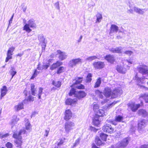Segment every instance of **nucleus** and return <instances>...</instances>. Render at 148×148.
<instances>
[{
	"label": "nucleus",
	"instance_id": "72a5a7b5",
	"mask_svg": "<svg viewBox=\"0 0 148 148\" xmlns=\"http://www.w3.org/2000/svg\"><path fill=\"white\" fill-rule=\"evenodd\" d=\"M101 83V78L99 77L98 78L95 83L94 87L97 88L99 87Z\"/></svg>",
	"mask_w": 148,
	"mask_h": 148
},
{
	"label": "nucleus",
	"instance_id": "603ef678",
	"mask_svg": "<svg viewBox=\"0 0 148 148\" xmlns=\"http://www.w3.org/2000/svg\"><path fill=\"white\" fill-rule=\"evenodd\" d=\"M39 72H38L37 70L36 69L35 70L34 72V73L33 74L32 76L31 77V79H33L34 78H35L37 75L39 73Z\"/></svg>",
	"mask_w": 148,
	"mask_h": 148
},
{
	"label": "nucleus",
	"instance_id": "37998d69",
	"mask_svg": "<svg viewBox=\"0 0 148 148\" xmlns=\"http://www.w3.org/2000/svg\"><path fill=\"white\" fill-rule=\"evenodd\" d=\"M100 137L102 140L105 141L106 140L107 135L106 134L102 133L100 134Z\"/></svg>",
	"mask_w": 148,
	"mask_h": 148
},
{
	"label": "nucleus",
	"instance_id": "f257e3e1",
	"mask_svg": "<svg viewBox=\"0 0 148 148\" xmlns=\"http://www.w3.org/2000/svg\"><path fill=\"white\" fill-rule=\"evenodd\" d=\"M122 90L120 88H116L112 92V90L108 87L105 88L104 91V95L107 97L111 96L112 98H115L120 96L122 93Z\"/></svg>",
	"mask_w": 148,
	"mask_h": 148
},
{
	"label": "nucleus",
	"instance_id": "bf43d9fd",
	"mask_svg": "<svg viewBox=\"0 0 148 148\" xmlns=\"http://www.w3.org/2000/svg\"><path fill=\"white\" fill-rule=\"evenodd\" d=\"M124 53L125 54L130 56L133 53V52L131 51H127L124 52Z\"/></svg>",
	"mask_w": 148,
	"mask_h": 148
},
{
	"label": "nucleus",
	"instance_id": "09e8293b",
	"mask_svg": "<svg viewBox=\"0 0 148 148\" xmlns=\"http://www.w3.org/2000/svg\"><path fill=\"white\" fill-rule=\"evenodd\" d=\"M81 139L80 138H79L78 139H77L75 143L73 145V147H75L80 142Z\"/></svg>",
	"mask_w": 148,
	"mask_h": 148
},
{
	"label": "nucleus",
	"instance_id": "393cba45",
	"mask_svg": "<svg viewBox=\"0 0 148 148\" xmlns=\"http://www.w3.org/2000/svg\"><path fill=\"white\" fill-rule=\"evenodd\" d=\"M62 62L60 61H58L56 62L55 63L53 64L50 67V69L51 70H53L57 67L62 65Z\"/></svg>",
	"mask_w": 148,
	"mask_h": 148
},
{
	"label": "nucleus",
	"instance_id": "6ab92c4d",
	"mask_svg": "<svg viewBox=\"0 0 148 148\" xmlns=\"http://www.w3.org/2000/svg\"><path fill=\"white\" fill-rule=\"evenodd\" d=\"M116 69L118 72L122 74L125 73L126 71V69L123 66L120 65H117Z\"/></svg>",
	"mask_w": 148,
	"mask_h": 148
},
{
	"label": "nucleus",
	"instance_id": "de8ad7c7",
	"mask_svg": "<svg viewBox=\"0 0 148 148\" xmlns=\"http://www.w3.org/2000/svg\"><path fill=\"white\" fill-rule=\"evenodd\" d=\"M14 49L15 47H11L9 48L7 52L10 53H12L13 54V52L14 51Z\"/></svg>",
	"mask_w": 148,
	"mask_h": 148
},
{
	"label": "nucleus",
	"instance_id": "423d86ee",
	"mask_svg": "<svg viewBox=\"0 0 148 148\" xmlns=\"http://www.w3.org/2000/svg\"><path fill=\"white\" fill-rule=\"evenodd\" d=\"M75 124L73 122L68 121L66 122L64 125V129L66 132L68 133L75 128Z\"/></svg>",
	"mask_w": 148,
	"mask_h": 148
},
{
	"label": "nucleus",
	"instance_id": "f3484780",
	"mask_svg": "<svg viewBox=\"0 0 148 148\" xmlns=\"http://www.w3.org/2000/svg\"><path fill=\"white\" fill-rule=\"evenodd\" d=\"M104 58L108 62L111 64L113 63L115 60L114 56L110 54L106 55L105 57Z\"/></svg>",
	"mask_w": 148,
	"mask_h": 148
},
{
	"label": "nucleus",
	"instance_id": "7c9ffc66",
	"mask_svg": "<svg viewBox=\"0 0 148 148\" xmlns=\"http://www.w3.org/2000/svg\"><path fill=\"white\" fill-rule=\"evenodd\" d=\"M96 17L97 19L96 23H99L100 22L102 18V14L99 12H98L96 15Z\"/></svg>",
	"mask_w": 148,
	"mask_h": 148
},
{
	"label": "nucleus",
	"instance_id": "1a4fd4ad",
	"mask_svg": "<svg viewBox=\"0 0 148 148\" xmlns=\"http://www.w3.org/2000/svg\"><path fill=\"white\" fill-rule=\"evenodd\" d=\"M82 59L79 58L73 59L72 60H70L69 62V66L73 67L74 66L76 65L77 64L80 63H82Z\"/></svg>",
	"mask_w": 148,
	"mask_h": 148
},
{
	"label": "nucleus",
	"instance_id": "473e14b6",
	"mask_svg": "<svg viewBox=\"0 0 148 148\" xmlns=\"http://www.w3.org/2000/svg\"><path fill=\"white\" fill-rule=\"evenodd\" d=\"M83 77H76L75 79L74 80L75 81L74 84H77L80 83L83 80Z\"/></svg>",
	"mask_w": 148,
	"mask_h": 148
},
{
	"label": "nucleus",
	"instance_id": "cd10ccee",
	"mask_svg": "<svg viewBox=\"0 0 148 148\" xmlns=\"http://www.w3.org/2000/svg\"><path fill=\"white\" fill-rule=\"evenodd\" d=\"M95 114V116H97L99 117L103 116L106 115L104 110L102 109H99L96 112Z\"/></svg>",
	"mask_w": 148,
	"mask_h": 148
},
{
	"label": "nucleus",
	"instance_id": "49530a36",
	"mask_svg": "<svg viewBox=\"0 0 148 148\" xmlns=\"http://www.w3.org/2000/svg\"><path fill=\"white\" fill-rule=\"evenodd\" d=\"M99 106L97 104H94L93 106V109L95 112V113H96L99 109Z\"/></svg>",
	"mask_w": 148,
	"mask_h": 148
},
{
	"label": "nucleus",
	"instance_id": "4d7b16f0",
	"mask_svg": "<svg viewBox=\"0 0 148 148\" xmlns=\"http://www.w3.org/2000/svg\"><path fill=\"white\" fill-rule=\"evenodd\" d=\"M55 6L56 8L58 10H59L60 8L59 7V3L58 2L56 3L55 4Z\"/></svg>",
	"mask_w": 148,
	"mask_h": 148
},
{
	"label": "nucleus",
	"instance_id": "b1692460",
	"mask_svg": "<svg viewBox=\"0 0 148 148\" xmlns=\"http://www.w3.org/2000/svg\"><path fill=\"white\" fill-rule=\"evenodd\" d=\"M99 117L95 116L93 119V123L96 126L99 127L100 124V121L99 120Z\"/></svg>",
	"mask_w": 148,
	"mask_h": 148
},
{
	"label": "nucleus",
	"instance_id": "f704fd0d",
	"mask_svg": "<svg viewBox=\"0 0 148 148\" xmlns=\"http://www.w3.org/2000/svg\"><path fill=\"white\" fill-rule=\"evenodd\" d=\"M75 102V101L71 99H67L65 101L66 104L67 105H71Z\"/></svg>",
	"mask_w": 148,
	"mask_h": 148
},
{
	"label": "nucleus",
	"instance_id": "5fc2aeb1",
	"mask_svg": "<svg viewBox=\"0 0 148 148\" xmlns=\"http://www.w3.org/2000/svg\"><path fill=\"white\" fill-rule=\"evenodd\" d=\"M5 146L7 148H12V144L9 142H8L5 144Z\"/></svg>",
	"mask_w": 148,
	"mask_h": 148
},
{
	"label": "nucleus",
	"instance_id": "f8f14e48",
	"mask_svg": "<svg viewBox=\"0 0 148 148\" xmlns=\"http://www.w3.org/2000/svg\"><path fill=\"white\" fill-rule=\"evenodd\" d=\"M93 65L95 69H101L104 67L105 64L103 62L98 61L95 62L93 63Z\"/></svg>",
	"mask_w": 148,
	"mask_h": 148
},
{
	"label": "nucleus",
	"instance_id": "e2e57ef3",
	"mask_svg": "<svg viewBox=\"0 0 148 148\" xmlns=\"http://www.w3.org/2000/svg\"><path fill=\"white\" fill-rule=\"evenodd\" d=\"M40 64L39 63L38 65L37 69L38 70H42L43 69H42V66H40Z\"/></svg>",
	"mask_w": 148,
	"mask_h": 148
},
{
	"label": "nucleus",
	"instance_id": "680f3d73",
	"mask_svg": "<svg viewBox=\"0 0 148 148\" xmlns=\"http://www.w3.org/2000/svg\"><path fill=\"white\" fill-rule=\"evenodd\" d=\"M49 132V130H45V134H44V136H46V137H47L48 135V134Z\"/></svg>",
	"mask_w": 148,
	"mask_h": 148
},
{
	"label": "nucleus",
	"instance_id": "2eb2a0df",
	"mask_svg": "<svg viewBox=\"0 0 148 148\" xmlns=\"http://www.w3.org/2000/svg\"><path fill=\"white\" fill-rule=\"evenodd\" d=\"M128 106L132 111L135 112L140 107V104L136 105L134 103H129Z\"/></svg>",
	"mask_w": 148,
	"mask_h": 148
},
{
	"label": "nucleus",
	"instance_id": "ddd939ff",
	"mask_svg": "<svg viewBox=\"0 0 148 148\" xmlns=\"http://www.w3.org/2000/svg\"><path fill=\"white\" fill-rule=\"evenodd\" d=\"M123 120V117L121 116L118 115L116 116L115 117V120L114 121H110V120H107V122H110L114 125H116L117 124V122H122Z\"/></svg>",
	"mask_w": 148,
	"mask_h": 148
},
{
	"label": "nucleus",
	"instance_id": "3c124183",
	"mask_svg": "<svg viewBox=\"0 0 148 148\" xmlns=\"http://www.w3.org/2000/svg\"><path fill=\"white\" fill-rule=\"evenodd\" d=\"M26 129L27 130H29L31 129V125L28 121L25 124Z\"/></svg>",
	"mask_w": 148,
	"mask_h": 148
},
{
	"label": "nucleus",
	"instance_id": "69168bd1",
	"mask_svg": "<svg viewBox=\"0 0 148 148\" xmlns=\"http://www.w3.org/2000/svg\"><path fill=\"white\" fill-rule=\"evenodd\" d=\"M63 142H63V140H60V141L58 143V144H57L58 146H60L61 145L63 144Z\"/></svg>",
	"mask_w": 148,
	"mask_h": 148
},
{
	"label": "nucleus",
	"instance_id": "58836bf2",
	"mask_svg": "<svg viewBox=\"0 0 148 148\" xmlns=\"http://www.w3.org/2000/svg\"><path fill=\"white\" fill-rule=\"evenodd\" d=\"M95 143L98 145H100L103 144L102 141L98 137H96L95 138Z\"/></svg>",
	"mask_w": 148,
	"mask_h": 148
},
{
	"label": "nucleus",
	"instance_id": "a19ab883",
	"mask_svg": "<svg viewBox=\"0 0 148 148\" xmlns=\"http://www.w3.org/2000/svg\"><path fill=\"white\" fill-rule=\"evenodd\" d=\"M38 40L40 42H44L45 38L42 34H40L38 35Z\"/></svg>",
	"mask_w": 148,
	"mask_h": 148
},
{
	"label": "nucleus",
	"instance_id": "f03ea898",
	"mask_svg": "<svg viewBox=\"0 0 148 148\" xmlns=\"http://www.w3.org/2000/svg\"><path fill=\"white\" fill-rule=\"evenodd\" d=\"M36 27L35 21L33 19H31L29 20L27 23L25 24L23 27V29L29 33L32 31V29L30 28L35 29L36 28Z\"/></svg>",
	"mask_w": 148,
	"mask_h": 148
},
{
	"label": "nucleus",
	"instance_id": "e433bc0d",
	"mask_svg": "<svg viewBox=\"0 0 148 148\" xmlns=\"http://www.w3.org/2000/svg\"><path fill=\"white\" fill-rule=\"evenodd\" d=\"M65 70V67L60 66L58 69L57 73L58 74H60L61 73L64 72Z\"/></svg>",
	"mask_w": 148,
	"mask_h": 148
},
{
	"label": "nucleus",
	"instance_id": "7ed1b4c3",
	"mask_svg": "<svg viewBox=\"0 0 148 148\" xmlns=\"http://www.w3.org/2000/svg\"><path fill=\"white\" fill-rule=\"evenodd\" d=\"M34 88V84H31V90L32 95L34 96H36V95H37L39 99H41V96H42V97L44 98L45 97V95L44 93L42 92L43 88L41 87L40 88L38 92L36 93L35 92L36 91V89L35 88Z\"/></svg>",
	"mask_w": 148,
	"mask_h": 148
},
{
	"label": "nucleus",
	"instance_id": "4468645a",
	"mask_svg": "<svg viewBox=\"0 0 148 148\" xmlns=\"http://www.w3.org/2000/svg\"><path fill=\"white\" fill-rule=\"evenodd\" d=\"M123 48L121 47H117L116 48H112L110 49V51L113 53H122Z\"/></svg>",
	"mask_w": 148,
	"mask_h": 148
},
{
	"label": "nucleus",
	"instance_id": "4c0bfd02",
	"mask_svg": "<svg viewBox=\"0 0 148 148\" xmlns=\"http://www.w3.org/2000/svg\"><path fill=\"white\" fill-rule=\"evenodd\" d=\"M52 84L53 85L57 88L60 87L61 85V82L60 81L55 82L53 81Z\"/></svg>",
	"mask_w": 148,
	"mask_h": 148
},
{
	"label": "nucleus",
	"instance_id": "79ce46f5",
	"mask_svg": "<svg viewBox=\"0 0 148 148\" xmlns=\"http://www.w3.org/2000/svg\"><path fill=\"white\" fill-rule=\"evenodd\" d=\"M92 75L91 74L89 73H88L86 81L87 82H90L92 80Z\"/></svg>",
	"mask_w": 148,
	"mask_h": 148
},
{
	"label": "nucleus",
	"instance_id": "9d476101",
	"mask_svg": "<svg viewBox=\"0 0 148 148\" xmlns=\"http://www.w3.org/2000/svg\"><path fill=\"white\" fill-rule=\"evenodd\" d=\"M103 131L106 132L112 133L114 132V129L111 125L109 124H106L103 127Z\"/></svg>",
	"mask_w": 148,
	"mask_h": 148
},
{
	"label": "nucleus",
	"instance_id": "a878e982",
	"mask_svg": "<svg viewBox=\"0 0 148 148\" xmlns=\"http://www.w3.org/2000/svg\"><path fill=\"white\" fill-rule=\"evenodd\" d=\"M7 92V88L6 86H3V88L1 89V94L0 96L1 99L5 96Z\"/></svg>",
	"mask_w": 148,
	"mask_h": 148
},
{
	"label": "nucleus",
	"instance_id": "ea45409f",
	"mask_svg": "<svg viewBox=\"0 0 148 148\" xmlns=\"http://www.w3.org/2000/svg\"><path fill=\"white\" fill-rule=\"evenodd\" d=\"M11 69L10 70V73L11 75L12 76L11 80L12 78L16 74V72L14 71V67H12Z\"/></svg>",
	"mask_w": 148,
	"mask_h": 148
},
{
	"label": "nucleus",
	"instance_id": "5701e85b",
	"mask_svg": "<svg viewBox=\"0 0 148 148\" xmlns=\"http://www.w3.org/2000/svg\"><path fill=\"white\" fill-rule=\"evenodd\" d=\"M110 31L109 34H110L112 33H116L119 30L118 27L115 25H112L110 28Z\"/></svg>",
	"mask_w": 148,
	"mask_h": 148
},
{
	"label": "nucleus",
	"instance_id": "c85d7f7f",
	"mask_svg": "<svg viewBox=\"0 0 148 148\" xmlns=\"http://www.w3.org/2000/svg\"><path fill=\"white\" fill-rule=\"evenodd\" d=\"M23 102L19 103L14 106V109L15 111H18L23 108Z\"/></svg>",
	"mask_w": 148,
	"mask_h": 148
},
{
	"label": "nucleus",
	"instance_id": "0eeeda50",
	"mask_svg": "<svg viewBox=\"0 0 148 148\" xmlns=\"http://www.w3.org/2000/svg\"><path fill=\"white\" fill-rule=\"evenodd\" d=\"M137 68L139 72L142 73L143 75H147L148 73V67L145 65H140Z\"/></svg>",
	"mask_w": 148,
	"mask_h": 148
},
{
	"label": "nucleus",
	"instance_id": "6e6d98bb",
	"mask_svg": "<svg viewBox=\"0 0 148 148\" xmlns=\"http://www.w3.org/2000/svg\"><path fill=\"white\" fill-rule=\"evenodd\" d=\"M76 87L77 88L79 89H84V86L82 84H80L79 85L77 86Z\"/></svg>",
	"mask_w": 148,
	"mask_h": 148
},
{
	"label": "nucleus",
	"instance_id": "338daca9",
	"mask_svg": "<svg viewBox=\"0 0 148 148\" xmlns=\"http://www.w3.org/2000/svg\"><path fill=\"white\" fill-rule=\"evenodd\" d=\"M91 129V130H93V131H94V132H96L98 130V129H96L95 128V127H92L91 128H90Z\"/></svg>",
	"mask_w": 148,
	"mask_h": 148
},
{
	"label": "nucleus",
	"instance_id": "8fccbe9b",
	"mask_svg": "<svg viewBox=\"0 0 148 148\" xmlns=\"http://www.w3.org/2000/svg\"><path fill=\"white\" fill-rule=\"evenodd\" d=\"M125 64L126 65L127 67H130V64H132V62L130 60H127L125 61Z\"/></svg>",
	"mask_w": 148,
	"mask_h": 148
},
{
	"label": "nucleus",
	"instance_id": "9b49d317",
	"mask_svg": "<svg viewBox=\"0 0 148 148\" xmlns=\"http://www.w3.org/2000/svg\"><path fill=\"white\" fill-rule=\"evenodd\" d=\"M146 121L145 119H141L138 121V129L139 131H142L146 125Z\"/></svg>",
	"mask_w": 148,
	"mask_h": 148
},
{
	"label": "nucleus",
	"instance_id": "dca6fc26",
	"mask_svg": "<svg viewBox=\"0 0 148 148\" xmlns=\"http://www.w3.org/2000/svg\"><path fill=\"white\" fill-rule=\"evenodd\" d=\"M134 10L136 12L140 14H143L147 11L146 8L140 9L136 7H134L133 8Z\"/></svg>",
	"mask_w": 148,
	"mask_h": 148
},
{
	"label": "nucleus",
	"instance_id": "2f4dec72",
	"mask_svg": "<svg viewBox=\"0 0 148 148\" xmlns=\"http://www.w3.org/2000/svg\"><path fill=\"white\" fill-rule=\"evenodd\" d=\"M34 97L31 95H29L26 99H25L23 101L24 103H27L28 101H33L34 100Z\"/></svg>",
	"mask_w": 148,
	"mask_h": 148
},
{
	"label": "nucleus",
	"instance_id": "412c9836",
	"mask_svg": "<svg viewBox=\"0 0 148 148\" xmlns=\"http://www.w3.org/2000/svg\"><path fill=\"white\" fill-rule=\"evenodd\" d=\"M86 95V93L84 91L80 90L77 92L75 96L78 99H80L85 97Z\"/></svg>",
	"mask_w": 148,
	"mask_h": 148
},
{
	"label": "nucleus",
	"instance_id": "bb28decb",
	"mask_svg": "<svg viewBox=\"0 0 148 148\" xmlns=\"http://www.w3.org/2000/svg\"><path fill=\"white\" fill-rule=\"evenodd\" d=\"M19 120V118H18L16 116L14 115L13 116L12 119L10 123V125L11 126V127H12Z\"/></svg>",
	"mask_w": 148,
	"mask_h": 148
},
{
	"label": "nucleus",
	"instance_id": "c756f323",
	"mask_svg": "<svg viewBox=\"0 0 148 148\" xmlns=\"http://www.w3.org/2000/svg\"><path fill=\"white\" fill-rule=\"evenodd\" d=\"M140 100L142 99H144L145 102L148 103V93L141 95L139 97Z\"/></svg>",
	"mask_w": 148,
	"mask_h": 148
},
{
	"label": "nucleus",
	"instance_id": "774afa93",
	"mask_svg": "<svg viewBox=\"0 0 148 148\" xmlns=\"http://www.w3.org/2000/svg\"><path fill=\"white\" fill-rule=\"evenodd\" d=\"M148 146L146 145H143L141 146L140 148H148Z\"/></svg>",
	"mask_w": 148,
	"mask_h": 148
},
{
	"label": "nucleus",
	"instance_id": "20e7f679",
	"mask_svg": "<svg viewBox=\"0 0 148 148\" xmlns=\"http://www.w3.org/2000/svg\"><path fill=\"white\" fill-rule=\"evenodd\" d=\"M145 79H146V77L144 76H143L142 79L139 77L137 74L136 75L134 78V79L136 80V82L137 85L139 86L142 88H144L145 90H147L148 88L147 87L142 85L143 83L145 82Z\"/></svg>",
	"mask_w": 148,
	"mask_h": 148
},
{
	"label": "nucleus",
	"instance_id": "39448f33",
	"mask_svg": "<svg viewBox=\"0 0 148 148\" xmlns=\"http://www.w3.org/2000/svg\"><path fill=\"white\" fill-rule=\"evenodd\" d=\"M130 138H127L121 142H119L115 145V148H125L128 145Z\"/></svg>",
	"mask_w": 148,
	"mask_h": 148
},
{
	"label": "nucleus",
	"instance_id": "c9c22d12",
	"mask_svg": "<svg viewBox=\"0 0 148 148\" xmlns=\"http://www.w3.org/2000/svg\"><path fill=\"white\" fill-rule=\"evenodd\" d=\"M7 57L5 60V62H7L10 59L12 58V56L13 54L12 53H10L7 52Z\"/></svg>",
	"mask_w": 148,
	"mask_h": 148
},
{
	"label": "nucleus",
	"instance_id": "4be33fe9",
	"mask_svg": "<svg viewBox=\"0 0 148 148\" xmlns=\"http://www.w3.org/2000/svg\"><path fill=\"white\" fill-rule=\"evenodd\" d=\"M138 114L139 115L143 117L148 116V112L145 110L143 109L139 110L138 112Z\"/></svg>",
	"mask_w": 148,
	"mask_h": 148
},
{
	"label": "nucleus",
	"instance_id": "052dcab7",
	"mask_svg": "<svg viewBox=\"0 0 148 148\" xmlns=\"http://www.w3.org/2000/svg\"><path fill=\"white\" fill-rule=\"evenodd\" d=\"M49 64L48 63V64L43 65L42 66V69H46L49 67Z\"/></svg>",
	"mask_w": 148,
	"mask_h": 148
},
{
	"label": "nucleus",
	"instance_id": "a211bd4d",
	"mask_svg": "<svg viewBox=\"0 0 148 148\" xmlns=\"http://www.w3.org/2000/svg\"><path fill=\"white\" fill-rule=\"evenodd\" d=\"M25 130H21L18 132L14 133L13 134V137L14 138H16V139L21 138V135L22 134H24L25 133Z\"/></svg>",
	"mask_w": 148,
	"mask_h": 148
},
{
	"label": "nucleus",
	"instance_id": "864d4df0",
	"mask_svg": "<svg viewBox=\"0 0 148 148\" xmlns=\"http://www.w3.org/2000/svg\"><path fill=\"white\" fill-rule=\"evenodd\" d=\"M76 94V93H75V89L73 88H72V89L71 90L69 93V95L70 96H72L73 95H74L75 96V94Z\"/></svg>",
	"mask_w": 148,
	"mask_h": 148
},
{
	"label": "nucleus",
	"instance_id": "aec40b11",
	"mask_svg": "<svg viewBox=\"0 0 148 148\" xmlns=\"http://www.w3.org/2000/svg\"><path fill=\"white\" fill-rule=\"evenodd\" d=\"M72 116V113L69 110H66L64 119L67 121L71 119Z\"/></svg>",
	"mask_w": 148,
	"mask_h": 148
},
{
	"label": "nucleus",
	"instance_id": "c03bdc74",
	"mask_svg": "<svg viewBox=\"0 0 148 148\" xmlns=\"http://www.w3.org/2000/svg\"><path fill=\"white\" fill-rule=\"evenodd\" d=\"M97 58L96 56H90L88 58H86V60L90 62Z\"/></svg>",
	"mask_w": 148,
	"mask_h": 148
},
{
	"label": "nucleus",
	"instance_id": "13d9d810",
	"mask_svg": "<svg viewBox=\"0 0 148 148\" xmlns=\"http://www.w3.org/2000/svg\"><path fill=\"white\" fill-rule=\"evenodd\" d=\"M9 134L8 133L3 135L2 134H0V138H4L5 137L8 136Z\"/></svg>",
	"mask_w": 148,
	"mask_h": 148
},
{
	"label": "nucleus",
	"instance_id": "0e129e2a",
	"mask_svg": "<svg viewBox=\"0 0 148 148\" xmlns=\"http://www.w3.org/2000/svg\"><path fill=\"white\" fill-rule=\"evenodd\" d=\"M56 52H55V53H52L50 56L51 58H53L55 57L56 56H57L56 54Z\"/></svg>",
	"mask_w": 148,
	"mask_h": 148
},
{
	"label": "nucleus",
	"instance_id": "6e6552de",
	"mask_svg": "<svg viewBox=\"0 0 148 148\" xmlns=\"http://www.w3.org/2000/svg\"><path fill=\"white\" fill-rule=\"evenodd\" d=\"M56 54L59 59L62 61L66 58L67 55L66 53L64 51H62L60 50H58L56 51Z\"/></svg>",
	"mask_w": 148,
	"mask_h": 148
},
{
	"label": "nucleus",
	"instance_id": "a18cd8bd",
	"mask_svg": "<svg viewBox=\"0 0 148 148\" xmlns=\"http://www.w3.org/2000/svg\"><path fill=\"white\" fill-rule=\"evenodd\" d=\"M15 143L17 145V147L21 146L22 143L21 138L16 139L15 141Z\"/></svg>",
	"mask_w": 148,
	"mask_h": 148
}]
</instances>
